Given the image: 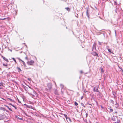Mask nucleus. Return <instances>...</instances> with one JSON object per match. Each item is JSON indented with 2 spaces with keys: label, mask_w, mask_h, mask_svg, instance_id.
<instances>
[{
  "label": "nucleus",
  "mask_w": 123,
  "mask_h": 123,
  "mask_svg": "<svg viewBox=\"0 0 123 123\" xmlns=\"http://www.w3.org/2000/svg\"><path fill=\"white\" fill-rule=\"evenodd\" d=\"M27 86L30 89L28 90V93L30 95H31L32 98L35 96L36 97L37 96V94L36 92L32 88L30 87L29 86L27 85Z\"/></svg>",
  "instance_id": "1"
},
{
  "label": "nucleus",
  "mask_w": 123,
  "mask_h": 123,
  "mask_svg": "<svg viewBox=\"0 0 123 123\" xmlns=\"http://www.w3.org/2000/svg\"><path fill=\"white\" fill-rule=\"evenodd\" d=\"M16 58L19 60V62H22V65H24L25 68H26V65L25 64V63L24 61L21 59L20 58L18 57Z\"/></svg>",
  "instance_id": "2"
},
{
  "label": "nucleus",
  "mask_w": 123,
  "mask_h": 123,
  "mask_svg": "<svg viewBox=\"0 0 123 123\" xmlns=\"http://www.w3.org/2000/svg\"><path fill=\"white\" fill-rule=\"evenodd\" d=\"M34 62L33 61L31 60L30 61H28L27 62V64L29 65H32L34 64Z\"/></svg>",
  "instance_id": "3"
},
{
  "label": "nucleus",
  "mask_w": 123,
  "mask_h": 123,
  "mask_svg": "<svg viewBox=\"0 0 123 123\" xmlns=\"http://www.w3.org/2000/svg\"><path fill=\"white\" fill-rule=\"evenodd\" d=\"M6 117V116L5 115H1L0 116V120H3Z\"/></svg>",
  "instance_id": "4"
},
{
  "label": "nucleus",
  "mask_w": 123,
  "mask_h": 123,
  "mask_svg": "<svg viewBox=\"0 0 123 123\" xmlns=\"http://www.w3.org/2000/svg\"><path fill=\"white\" fill-rule=\"evenodd\" d=\"M60 87L61 88V92L62 93H63V92H64L63 90L64 89H63V88L64 87V85L62 84H60Z\"/></svg>",
  "instance_id": "5"
},
{
  "label": "nucleus",
  "mask_w": 123,
  "mask_h": 123,
  "mask_svg": "<svg viewBox=\"0 0 123 123\" xmlns=\"http://www.w3.org/2000/svg\"><path fill=\"white\" fill-rule=\"evenodd\" d=\"M91 54L93 55L94 56H97L98 57H99L97 53L96 52H92V53H91Z\"/></svg>",
  "instance_id": "6"
},
{
  "label": "nucleus",
  "mask_w": 123,
  "mask_h": 123,
  "mask_svg": "<svg viewBox=\"0 0 123 123\" xmlns=\"http://www.w3.org/2000/svg\"><path fill=\"white\" fill-rule=\"evenodd\" d=\"M52 85L50 83H49L47 84V86L48 88V89L50 90L52 88Z\"/></svg>",
  "instance_id": "7"
},
{
  "label": "nucleus",
  "mask_w": 123,
  "mask_h": 123,
  "mask_svg": "<svg viewBox=\"0 0 123 123\" xmlns=\"http://www.w3.org/2000/svg\"><path fill=\"white\" fill-rule=\"evenodd\" d=\"M117 117L116 116H113L112 118V120L115 122L117 119Z\"/></svg>",
  "instance_id": "8"
},
{
  "label": "nucleus",
  "mask_w": 123,
  "mask_h": 123,
  "mask_svg": "<svg viewBox=\"0 0 123 123\" xmlns=\"http://www.w3.org/2000/svg\"><path fill=\"white\" fill-rule=\"evenodd\" d=\"M22 87L23 88H24V89L26 91H27V90H28V88L27 87H26V86H25L23 85H22Z\"/></svg>",
  "instance_id": "9"
},
{
  "label": "nucleus",
  "mask_w": 123,
  "mask_h": 123,
  "mask_svg": "<svg viewBox=\"0 0 123 123\" xmlns=\"http://www.w3.org/2000/svg\"><path fill=\"white\" fill-rule=\"evenodd\" d=\"M1 57L4 60H5V61H6V62H9V61H8V59H7L5 57H4L2 55L1 56Z\"/></svg>",
  "instance_id": "10"
},
{
  "label": "nucleus",
  "mask_w": 123,
  "mask_h": 123,
  "mask_svg": "<svg viewBox=\"0 0 123 123\" xmlns=\"http://www.w3.org/2000/svg\"><path fill=\"white\" fill-rule=\"evenodd\" d=\"M54 93L55 95H58V93L57 90L56 89H54Z\"/></svg>",
  "instance_id": "11"
},
{
  "label": "nucleus",
  "mask_w": 123,
  "mask_h": 123,
  "mask_svg": "<svg viewBox=\"0 0 123 123\" xmlns=\"http://www.w3.org/2000/svg\"><path fill=\"white\" fill-rule=\"evenodd\" d=\"M93 91L94 92H99V91L98 90L97 87L96 88V87H95L94 88Z\"/></svg>",
  "instance_id": "12"
},
{
  "label": "nucleus",
  "mask_w": 123,
  "mask_h": 123,
  "mask_svg": "<svg viewBox=\"0 0 123 123\" xmlns=\"http://www.w3.org/2000/svg\"><path fill=\"white\" fill-rule=\"evenodd\" d=\"M89 11V10L88 9V8H87V11H86V15L88 17V18H89V13L88 12Z\"/></svg>",
  "instance_id": "13"
},
{
  "label": "nucleus",
  "mask_w": 123,
  "mask_h": 123,
  "mask_svg": "<svg viewBox=\"0 0 123 123\" xmlns=\"http://www.w3.org/2000/svg\"><path fill=\"white\" fill-rule=\"evenodd\" d=\"M112 94L113 95H114V98H115V97L116 96V92H115L113 91Z\"/></svg>",
  "instance_id": "14"
},
{
  "label": "nucleus",
  "mask_w": 123,
  "mask_h": 123,
  "mask_svg": "<svg viewBox=\"0 0 123 123\" xmlns=\"http://www.w3.org/2000/svg\"><path fill=\"white\" fill-rule=\"evenodd\" d=\"M120 120L118 119V117L117 118V119L116 120V121L115 122H114L116 123H120Z\"/></svg>",
  "instance_id": "15"
},
{
  "label": "nucleus",
  "mask_w": 123,
  "mask_h": 123,
  "mask_svg": "<svg viewBox=\"0 0 123 123\" xmlns=\"http://www.w3.org/2000/svg\"><path fill=\"white\" fill-rule=\"evenodd\" d=\"M17 69L18 71L19 72L20 71H22L19 67H17Z\"/></svg>",
  "instance_id": "16"
},
{
  "label": "nucleus",
  "mask_w": 123,
  "mask_h": 123,
  "mask_svg": "<svg viewBox=\"0 0 123 123\" xmlns=\"http://www.w3.org/2000/svg\"><path fill=\"white\" fill-rule=\"evenodd\" d=\"M5 106H6V107H7L9 109V110L10 111H11L12 112L13 111H12V109H11V108H9V106L7 105H4Z\"/></svg>",
  "instance_id": "17"
},
{
  "label": "nucleus",
  "mask_w": 123,
  "mask_h": 123,
  "mask_svg": "<svg viewBox=\"0 0 123 123\" xmlns=\"http://www.w3.org/2000/svg\"><path fill=\"white\" fill-rule=\"evenodd\" d=\"M3 66L6 67H7L8 64L7 63H6V64L3 63Z\"/></svg>",
  "instance_id": "18"
},
{
  "label": "nucleus",
  "mask_w": 123,
  "mask_h": 123,
  "mask_svg": "<svg viewBox=\"0 0 123 123\" xmlns=\"http://www.w3.org/2000/svg\"><path fill=\"white\" fill-rule=\"evenodd\" d=\"M5 109L4 108L2 107H1L0 108V110H1L5 111Z\"/></svg>",
  "instance_id": "19"
},
{
  "label": "nucleus",
  "mask_w": 123,
  "mask_h": 123,
  "mask_svg": "<svg viewBox=\"0 0 123 123\" xmlns=\"http://www.w3.org/2000/svg\"><path fill=\"white\" fill-rule=\"evenodd\" d=\"M108 50V51L110 53H112L113 54V52H112L111 51V49H107Z\"/></svg>",
  "instance_id": "20"
},
{
  "label": "nucleus",
  "mask_w": 123,
  "mask_h": 123,
  "mask_svg": "<svg viewBox=\"0 0 123 123\" xmlns=\"http://www.w3.org/2000/svg\"><path fill=\"white\" fill-rule=\"evenodd\" d=\"M110 102L113 104H114V102L113 100H110Z\"/></svg>",
  "instance_id": "21"
},
{
  "label": "nucleus",
  "mask_w": 123,
  "mask_h": 123,
  "mask_svg": "<svg viewBox=\"0 0 123 123\" xmlns=\"http://www.w3.org/2000/svg\"><path fill=\"white\" fill-rule=\"evenodd\" d=\"M7 99L9 100L11 102H13L14 100L11 98H7Z\"/></svg>",
  "instance_id": "22"
},
{
  "label": "nucleus",
  "mask_w": 123,
  "mask_h": 123,
  "mask_svg": "<svg viewBox=\"0 0 123 123\" xmlns=\"http://www.w3.org/2000/svg\"><path fill=\"white\" fill-rule=\"evenodd\" d=\"M24 105H26L27 108H30V106L26 104H25Z\"/></svg>",
  "instance_id": "23"
},
{
  "label": "nucleus",
  "mask_w": 123,
  "mask_h": 123,
  "mask_svg": "<svg viewBox=\"0 0 123 123\" xmlns=\"http://www.w3.org/2000/svg\"><path fill=\"white\" fill-rule=\"evenodd\" d=\"M12 59H13L15 62V63H16V60L14 58H12Z\"/></svg>",
  "instance_id": "24"
},
{
  "label": "nucleus",
  "mask_w": 123,
  "mask_h": 123,
  "mask_svg": "<svg viewBox=\"0 0 123 123\" xmlns=\"http://www.w3.org/2000/svg\"><path fill=\"white\" fill-rule=\"evenodd\" d=\"M119 106V104H117L116 105V106H115V107L116 108H117Z\"/></svg>",
  "instance_id": "25"
},
{
  "label": "nucleus",
  "mask_w": 123,
  "mask_h": 123,
  "mask_svg": "<svg viewBox=\"0 0 123 123\" xmlns=\"http://www.w3.org/2000/svg\"><path fill=\"white\" fill-rule=\"evenodd\" d=\"M81 105L82 106H83L84 107H85V106H84V105L83 103H81Z\"/></svg>",
  "instance_id": "26"
},
{
  "label": "nucleus",
  "mask_w": 123,
  "mask_h": 123,
  "mask_svg": "<svg viewBox=\"0 0 123 123\" xmlns=\"http://www.w3.org/2000/svg\"><path fill=\"white\" fill-rule=\"evenodd\" d=\"M75 104L76 106H77V105H78V103H77L76 102H75L74 103Z\"/></svg>",
  "instance_id": "27"
},
{
  "label": "nucleus",
  "mask_w": 123,
  "mask_h": 123,
  "mask_svg": "<svg viewBox=\"0 0 123 123\" xmlns=\"http://www.w3.org/2000/svg\"><path fill=\"white\" fill-rule=\"evenodd\" d=\"M110 110V111L111 112H112L113 111V110L112 109H111Z\"/></svg>",
  "instance_id": "28"
},
{
  "label": "nucleus",
  "mask_w": 123,
  "mask_h": 123,
  "mask_svg": "<svg viewBox=\"0 0 123 123\" xmlns=\"http://www.w3.org/2000/svg\"><path fill=\"white\" fill-rule=\"evenodd\" d=\"M117 8H116L115 9V12L116 13H117Z\"/></svg>",
  "instance_id": "29"
},
{
  "label": "nucleus",
  "mask_w": 123,
  "mask_h": 123,
  "mask_svg": "<svg viewBox=\"0 0 123 123\" xmlns=\"http://www.w3.org/2000/svg\"><path fill=\"white\" fill-rule=\"evenodd\" d=\"M65 9H66L67 10H68V11L69 10V8L68 7L65 8Z\"/></svg>",
  "instance_id": "30"
},
{
  "label": "nucleus",
  "mask_w": 123,
  "mask_h": 123,
  "mask_svg": "<svg viewBox=\"0 0 123 123\" xmlns=\"http://www.w3.org/2000/svg\"><path fill=\"white\" fill-rule=\"evenodd\" d=\"M117 2L115 1H114V5H117Z\"/></svg>",
  "instance_id": "31"
},
{
  "label": "nucleus",
  "mask_w": 123,
  "mask_h": 123,
  "mask_svg": "<svg viewBox=\"0 0 123 123\" xmlns=\"http://www.w3.org/2000/svg\"><path fill=\"white\" fill-rule=\"evenodd\" d=\"M30 108H31V109H33L34 110V108L33 107L31 106H30Z\"/></svg>",
  "instance_id": "32"
},
{
  "label": "nucleus",
  "mask_w": 123,
  "mask_h": 123,
  "mask_svg": "<svg viewBox=\"0 0 123 123\" xmlns=\"http://www.w3.org/2000/svg\"><path fill=\"white\" fill-rule=\"evenodd\" d=\"M9 105H11L12 106H13L14 105H12V104L11 103H9Z\"/></svg>",
  "instance_id": "33"
},
{
  "label": "nucleus",
  "mask_w": 123,
  "mask_h": 123,
  "mask_svg": "<svg viewBox=\"0 0 123 123\" xmlns=\"http://www.w3.org/2000/svg\"><path fill=\"white\" fill-rule=\"evenodd\" d=\"M75 16L77 17V18H78V14L77 13L76 14H75Z\"/></svg>",
  "instance_id": "34"
},
{
  "label": "nucleus",
  "mask_w": 123,
  "mask_h": 123,
  "mask_svg": "<svg viewBox=\"0 0 123 123\" xmlns=\"http://www.w3.org/2000/svg\"><path fill=\"white\" fill-rule=\"evenodd\" d=\"M6 18H3V19H2V18H1L0 19V20H5V19H6Z\"/></svg>",
  "instance_id": "35"
},
{
  "label": "nucleus",
  "mask_w": 123,
  "mask_h": 123,
  "mask_svg": "<svg viewBox=\"0 0 123 123\" xmlns=\"http://www.w3.org/2000/svg\"><path fill=\"white\" fill-rule=\"evenodd\" d=\"M98 42L99 43V45H101V43L99 41H98Z\"/></svg>",
  "instance_id": "36"
},
{
  "label": "nucleus",
  "mask_w": 123,
  "mask_h": 123,
  "mask_svg": "<svg viewBox=\"0 0 123 123\" xmlns=\"http://www.w3.org/2000/svg\"><path fill=\"white\" fill-rule=\"evenodd\" d=\"M13 107H14L16 109H17V108L15 106H14V105L13 106Z\"/></svg>",
  "instance_id": "37"
},
{
  "label": "nucleus",
  "mask_w": 123,
  "mask_h": 123,
  "mask_svg": "<svg viewBox=\"0 0 123 123\" xmlns=\"http://www.w3.org/2000/svg\"><path fill=\"white\" fill-rule=\"evenodd\" d=\"M31 78H28V80L29 81H31Z\"/></svg>",
  "instance_id": "38"
},
{
  "label": "nucleus",
  "mask_w": 123,
  "mask_h": 123,
  "mask_svg": "<svg viewBox=\"0 0 123 123\" xmlns=\"http://www.w3.org/2000/svg\"><path fill=\"white\" fill-rule=\"evenodd\" d=\"M80 73L82 74L83 73V71L82 70H81L80 71Z\"/></svg>",
  "instance_id": "39"
},
{
  "label": "nucleus",
  "mask_w": 123,
  "mask_h": 123,
  "mask_svg": "<svg viewBox=\"0 0 123 123\" xmlns=\"http://www.w3.org/2000/svg\"><path fill=\"white\" fill-rule=\"evenodd\" d=\"M5 111H6L7 112H8L9 111L8 110L5 109Z\"/></svg>",
  "instance_id": "40"
},
{
  "label": "nucleus",
  "mask_w": 123,
  "mask_h": 123,
  "mask_svg": "<svg viewBox=\"0 0 123 123\" xmlns=\"http://www.w3.org/2000/svg\"><path fill=\"white\" fill-rule=\"evenodd\" d=\"M25 59L26 60H28V58L27 57H26L25 58Z\"/></svg>",
  "instance_id": "41"
},
{
  "label": "nucleus",
  "mask_w": 123,
  "mask_h": 123,
  "mask_svg": "<svg viewBox=\"0 0 123 123\" xmlns=\"http://www.w3.org/2000/svg\"><path fill=\"white\" fill-rule=\"evenodd\" d=\"M101 108H102V109H104V108L103 107V106H102V105H101Z\"/></svg>",
  "instance_id": "42"
},
{
  "label": "nucleus",
  "mask_w": 123,
  "mask_h": 123,
  "mask_svg": "<svg viewBox=\"0 0 123 123\" xmlns=\"http://www.w3.org/2000/svg\"><path fill=\"white\" fill-rule=\"evenodd\" d=\"M89 107L90 108H92V105H91L90 106H89Z\"/></svg>",
  "instance_id": "43"
},
{
  "label": "nucleus",
  "mask_w": 123,
  "mask_h": 123,
  "mask_svg": "<svg viewBox=\"0 0 123 123\" xmlns=\"http://www.w3.org/2000/svg\"><path fill=\"white\" fill-rule=\"evenodd\" d=\"M111 109V107H110V106L109 107V108H108L110 110Z\"/></svg>",
  "instance_id": "44"
},
{
  "label": "nucleus",
  "mask_w": 123,
  "mask_h": 123,
  "mask_svg": "<svg viewBox=\"0 0 123 123\" xmlns=\"http://www.w3.org/2000/svg\"><path fill=\"white\" fill-rule=\"evenodd\" d=\"M87 104H89V105H92L91 104L89 103H87Z\"/></svg>",
  "instance_id": "45"
},
{
  "label": "nucleus",
  "mask_w": 123,
  "mask_h": 123,
  "mask_svg": "<svg viewBox=\"0 0 123 123\" xmlns=\"http://www.w3.org/2000/svg\"><path fill=\"white\" fill-rule=\"evenodd\" d=\"M8 50H10L11 52L12 51V50H11V49H9V48H8Z\"/></svg>",
  "instance_id": "46"
},
{
  "label": "nucleus",
  "mask_w": 123,
  "mask_h": 123,
  "mask_svg": "<svg viewBox=\"0 0 123 123\" xmlns=\"http://www.w3.org/2000/svg\"><path fill=\"white\" fill-rule=\"evenodd\" d=\"M83 98V96L81 97V99H82Z\"/></svg>",
  "instance_id": "47"
},
{
  "label": "nucleus",
  "mask_w": 123,
  "mask_h": 123,
  "mask_svg": "<svg viewBox=\"0 0 123 123\" xmlns=\"http://www.w3.org/2000/svg\"><path fill=\"white\" fill-rule=\"evenodd\" d=\"M88 114L87 113H86V117H87V116Z\"/></svg>",
  "instance_id": "48"
},
{
  "label": "nucleus",
  "mask_w": 123,
  "mask_h": 123,
  "mask_svg": "<svg viewBox=\"0 0 123 123\" xmlns=\"http://www.w3.org/2000/svg\"><path fill=\"white\" fill-rule=\"evenodd\" d=\"M19 119L20 120H22V118H19Z\"/></svg>",
  "instance_id": "49"
},
{
  "label": "nucleus",
  "mask_w": 123,
  "mask_h": 123,
  "mask_svg": "<svg viewBox=\"0 0 123 123\" xmlns=\"http://www.w3.org/2000/svg\"><path fill=\"white\" fill-rule=\"evenodd\" d=\"M117 104H117V102H116V104H115V105H117Z\"/></svg>",
  "instance_id": "50"
},
{
  "label": "nucleus",
  "mask_w": 123,
  "mask_h": 123,
  "mask_svg": "<svg viewBox=\"0 0 123 123\" xmlns=\"http://www.w3.org/2000/svg\"><path fill=\"white\" fill-rule=\"evenodd\" d=\"M1 83H0V86H1Z\"/></svg>",
  "instance_id": "51"
},
{
  "label": "nucleus",
  "mask_w": 123,
  "mask_h": 123,
  "mask_svg": "<svg viewBox=\"0 0 123 123\" xmlns=\"http://www.w3.org/2000/svg\"><path fill=\"white\" fill-rule=\"evenodd\" d=\"M66 119H69V118H67L66 117Z\"/></svg>",
  "instance_id": "52"
},
{
  "label": "nucleus",
  "mask_w": 123,
  "mask_h": 123,
  "mask_svg": "<svg viewBox=\"0 0 123 123\" xmlns=\"http://www.w3.org/2000/svg\"><path fill=\"white\" fill-rule=\"evenodd\" d=\"M86 91H84V92H85L86 93Z\"/></svg>",
  "instance_id": "53"
},
{
  "label": "nucleus",
  "mask_w": 123,
  "mask_h": 123,
  "mask_svg": "<svg viewBox=\"0 0 123 123\" xmlns=\"http://www.w3.org/2000/svg\"><path fill=\"white\" fill-rule=\"evenodd\" d=\"M117 113V111H116L115 112V113Z\"/></svg>",
  "instance_id": "54"
},
{
  "label": "nucleus",
  "mask_w": 123,
  "mask_h": 123,
  "mask_svg": "<svg viewBox=\"0 0 123 123\" xmlns=\"http://www.w3.org/2000/svg\"><path fill=\"white\" fill-rule=\"evenodd\" d=\"M18 102H20L19 101V100H18Z\"/></svg>",
  "instance_id": "55"
},
{
  "label": "nucleus",
  "mask_w": 123,
  "mask_h": 123,
  "mask_svg": "<svg viewBox=\"0 0 123 123\" xmlns=\"http://www.w3.org/2000/svg\"><path fill=\"white\" fill-rule=\"evenodd\" d=\"M115 7H116V8H117V6H116Z\"/></svg>",
  "instance_id": "56"
},
{
  "label": "nucleus",
  "mask_w": 123,
  "mask_h": 123,
  "mask_svg": "<svg viewBox=\"0 0 123 123\" xmlns=\"http://www.w3.org/2000/svg\"><path fill=\"white\" fill-rule=\"evenodd\" d=\"M69 120H70V121H71V119H69Z\"/></svg>",
  "instance_id": "57"
},
{
  "label": "nucleus",
  "mask_w": 123,
  "mask_h": 123,
  "mask_svg": "<svg viewBox=\"0 0 123 123\" xmlns=\"http://www.w3.org/2000/svg\"><path fill=\"white\" fill-rule=\"evenodd\" d=\"M1 69V68H0V69Z\"/></svg>",
  "instance_id": "58"
},
{
  "label": "nucleus",
  "mask_w": 123,
  "mask_h": 123,
  "mask_svg": "<svg viewBox=\"0 0 123 123\" xmlns=\"http://www.w3.org/2000/svg\"><path fill=\"white\" fill-rule=\"evenodd\" d=\"M19 118H18V119H19Z\"/></svg>",
  "instance_id": "59"
},
{
  "label": "nucleus",
  "mask_w": 123,
  "mask_h": 123,
  "mask_svg": "<svg viewBox=\"0 0 123 123\" xmlns=\"http://www.w3.org/2000/svg\"><path fill=\"white\" fill-rule=\"evenodd\" d=\"M3 100H5V99H3Z\"/></svg>",
  "instance_id": "60"
}]
</instances>
